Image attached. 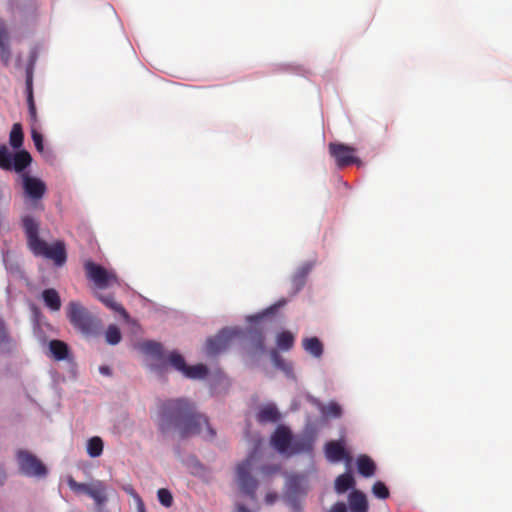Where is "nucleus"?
Listing matches in <instances>:
<instances>
[{"label":"nucleus","mask_w":512,"mask_h":512,"mask_svg":"<svg viewBox=\"0 0 512 512\" xmlns=\"http://www.w3.org/2000/svg\"><path fill=\"white\" fill-rule=\"evenodd\" d=\"M158 427L162 433L176 429L181 438L200 434L202 427L206 428L207 438L212 439L216 435L207 417L198 413L195 405L183 398L166 400L161 404Z\"/></svg>","instance_id":"nucleus-1"},{"label":"nucleus","mask_w":512,"mask_h":512,"mask_svg":"<svg viewBox=\"0 0 512 512\" xmlns=\"http://www.w3.org/2000/svg\"><path fill=\"white\" fill-rule=\"evenodd\" d=\"M22 225L26 234L27 244L35 256L44 257L54 262L56 266H62L67 260V253L63 241H56L49 245L39 237V223L31 216L22 218Z\"/></svg>","instance_id":"nucleus-2"},{"label":"nucleus","mask_w":512,"mask_h":512,"mask_svg":"<svg viewBox=\"0 0 512 512\" xmlns=\"http://www.w3.org/2000/svg\"><path fill=\"white\" fill-rule=\"evenodd\" d=\"M67 317L73 327L86 336H94L100 333V319L92 315L79 302L71 301L68 304Z\"/></svg>","instance_id":"nucleus-3"},{"label":"nucleus","mask_w":512,"mask_h":512,"mask_svg":"<svg viewBox=\"0 0 512 512\" xmlns=\"http://www.w3.org/2000/svg\"><path fill=\"white\" fill-rule=\"evenodd\" d=\"M67 484L76 495H88L98 507L104 505L108 500L107 488L102 481L95 480L90 483H79L74 478L69 477Z\"/></svg>","instance_id":"nucleus-4"},{"label":"nucleus","mask_w":512,"mask_h":512,"mask_svg":"<svg viewBox=\"0 0 512 512\" xmlns=\"http://www.w3.org/2000/svg\"><path fill=\"white\" fill-rule=\"evenodd\" d=\"M16 459L20 473L27 477L44 478L48 474L47 467L43 462L27 450H18Z\"/></svg>","instance_id":"nucleus-5"},{"label":"nucleus","mask_w":512,"mask_h":512,"mask_svg":"<svg viewBox=\"0 0 512 512\" xmlns=\"http://www.w3.org/2000/svg\"><path fill=\"white\" fill-rule=\"evenodd\" d=\"M253 459L254 454H250L244 461L239 463L236 468V474L240 490L254 501L256 499L258 482L251 475Z\"/></svg>","instance_id":"nucleus-6"},{"label":"nucleus","mask_w":512,"mask_h":512,"mask_svg":"<svg viewBox=\"0 0 512 512\" xmlns=\"http://www.w3.org/2000/svg\"><path fill=\"white\" fill-rule=\"evenodd\" d=\"M84 270L86 277L98 288L104 289L111 284L118 283V278L114 272L105 269L91 260L85 261Z\"/></svg>","instance_id":"nucleus-7"},{"label":"nucleus","mask_w":512,"mask_h":512,"mask_svg":"<svg viewBox=\"0 0 512 512\" xmlns=\"http://www.w3.org/2000/svg\"><path fill=\"white\" fill-rule=\"evenodd\" d=\"M329 153L335 159L339 168L349 166L351 164L361 165L362 162L355 156L356 149L342 143H330Z\"/></svg>","instance_id":"nucleus-8"},{"label":"nucleus","mask_w":512,"mask_h":512,"mask_svg":"<svg viewBox=\"0 0 512 512\" xmlns=\"http://www.w3.org/2000/svg\"><path fill=\"white\" fill-rule=\"evenodd\" d=\"M235 335V330H221L216 336L207 339L205 345L206 353L208 355H216L222 351H225L230 346V342Z\"/></svg>","instance_id":"nucleus-9"},{"label":"nucleus","mask_w":512,"mask_h":512,"mask_svg":"<svg viewBox=\"0 0 512 512\" xmlns=\"http://www.w3.org/2000/svg\"><path fill=\"white\" fill-rule=\"evenodd\" d=\"M292 433L286 426H278L271 436L272 446L280 453H289L292 443Z\"/></svg>","instance_id":"nucleus-10"},{"label":"nucleus","mask_w":512,"mask_h":512,"mask_svg":"<svg viewBox=\"0 0 512 512\" xmlns=\"http://www.w3.org/2000/svg\"><path fill=\"white\" fill-rule=\"evenodd\" d=\"M23 188L25 193L34 200L41 199L46 193L45 183L41 179L27 174L23 175Z\"/></svg>","instance_id":"nucleus-11"},{"label":"nucleus","mask_w":512,"mask_h":512,"mask_svg":"<svg viewBox=\"0 0 512 512\" xmlns=\"http://www.w3.org/2000/svg\"><path fill=\"white\" fill-rule=\"evenodd\" d=\"M325 455L330 462L351 461V457L341 441L327 442L325 445Z\"/></svg>","instance_id":"nucleus-12"},{"label":"nucleus","mask_w":512,"mask_h":512,"mask_svg":"<svg viewBox=\"0 0 512 512\" xmlns=\"http://www.w3.org/2000/svg\"><path fill=\"white\" fill-rule=\"evenodd\" d=\"M348 503L351 512H368L367 497L360 490H353L349 494Z\"/></svg>","instance_id":"nucleus-13"},{"label":"nucleus","mask_w":512,"mask_h":512,"mask_svg":"<svg viewBox=\"0 0 512 512\" xmlns=\"http://www.w3.org/2000/svg\"><path fill=\"white\" fill-rule=\"evenodd\" d=\"M311 270L312 263L306 262L302 266H300L294 273V275L291 278V285L293 287L294 293H297L304 287L306 283V278Z\"/></svg>","instance_id":"nucleus-14"},{"label":"nucleus","mask_w":512,"mask_h":512,"mask_svg":"<svg viewBox=\"0 0 512 512\" xmlns=\"http://www.w3.org/2000/svg\"><path fill=\"white\" fill-rule=\"evenodd\" d=\"M313 444L314 440L309 436L293 438L289 454L311 453Z\"/></svg>","instance_id":"nucleus-15"},{"label":"nucleus","mask_w":512,"mask_h":512,"mask_svg":"<svg viewBox=\"0 0 512 512\" xmlns=\"http://www.w3.org/2000/svg\"><path fill=\"white\" fill-rule=\"evenodd\" d=\"M8 32L3 21L0 20V60L7 66L11 60V50L8 44Z\"/></svg>","instance_id":"nucleus-16"},{"label":"nucleus","mask_w":512,"mask_h":512,"mask_svg":"<svg viewBox=\"0 0 512 512\" xmlns=\"http://www.w3.org/2000/svg\"><path fill=\"white\" fill-rule=\"evenodd\" d=\"M256 418L260 423H274L279 420L280 413L274 405L268 404L259 409Z\"/></svg>","instance_id":"nucleus-17"},{"label":"nucleus","mask_w":512,"mask_h":512,"mask_svg":"<svg viewBox=\"0 0 512 512\" xmlns=\"http://www.w3.org/2000/svg\"><path fill=\"white\" fill-rule=\"evenodd\" d=\"M357 469L360 475L365 478H369L375 474L376 465L369 456L360 455L357 458Z\"/></svg>","instance_id":"nucleus-18"},{"label":"nucleus","mask_w":512,"mask_h":512,"mask_svg":"<svg viewBox=\"0 0 512 512\" xmlns=\"http://www.w3.org/2000/svg\"><path fill=\"white\" fill-rule=\"evenodd\" d=\"M32 162L30 153L26 150H20L13 154L12 157V169L16 172L24 171Z\"/></svg>","instance_id":"nucleus-19"},{"label":"nucleus","mask_w":512,"mask_h":512,"mask_svg":"<svg viewBox=\"0 0 512 512\" xmlns=\"http://www.w3.org/2000/svg\"><path fill=\"white\" fill-rule=\"evenodd\" d=\"M42 299L47 308L51 311H59L61 308V299L59 293L54 288L45 289L42 292Z\"/></svg>","instance_id":"nucleus-20"},{"label":"nucleus","mask_w":512,"mask_h":512,"mask_svg":"<svg viewBox=\"0 0 512 512\" xmlns=\"http://www.w3.org/2000/svg\"><path fill=\"white\" fill-rule=\"evenodd\" d=\"M49 349L53 358L57 361L64 360L68 357V345L61 340H51L49 342Z\"/></svg>","instance_id":"nucleus-21"},{"label":"nucleus","mask_w":512,"mask_h":512,"mask_svg":"<svg viewBox=\"0 0 512 512\" xmlns=\"http://www.w3.org/2000/svg\"><path fill=\"white\" fill-rule=\"evenodd\" d=\"M302 346L313 357L320 358L323 354V344L317 337L303 339Z\"/></svg>","instance_id":"nucleus-22"},{"label":"nucleus","mask_w":512,"mask_h":512,"mask_svg":"<svg viewBox=\"0 0 512 512\" xmlns=\"http://www.w3.org/2000/svg\"><path fill=\"white\" fill-rule=\"evenodd\" d=\"M355 486V479L350 473H343L335 480V491L338 494H343Z\"/></svg>","instance_id":"nucleus-23"},{"label":"nucleus","mask_w":512,"mask_h":512,"mask_svg":"<svg viewBox=\"0 0 512 512\" xmlns=\"http://www.w3.org/2000/svg\"><path fill=\"white\" fill-rule=\"evenodd\" d=\"M142 352L152 356L156 360L163 359V346L156 341H145L140 346Z\"/></svg>","instance_id":"nucleus-24"},{"label":"nucleus","mask_w":512,"mask_h":512,"mask_svg":"<svg viewBox=\"0 0 512 512\" xmlns=\"http://www.w3.org/2000/svg\"><path fill=\"white\" fill-rule=\"evenodd\" d=\"M98 299L109 309L115 311V312H118L119 314H121L123 317L127 318L128 317V313L126 312V310L124 309V307L118 303L114 296L111 295V294H108V295H98Z\"/></svg>","instance_id":"nucleus-25"},{"label":"nucleus","mask_w":512,"mask_h":512,"mask_svg":"<svg viewBox=\"0 0 512 512\" xmlns=\"http://www.w3.org/2000/svg\"><path fill=\"white\" fill-rule=\"evenodd\" d=\"M295 337L290 331H282L276 337V344L282 351H289L293 348Z\"/></svg>","instance_id":"nucleus-26"},{"label":"nucleus","mask_w":512,"mask_h":512,"mask_svg":"<svg viewBox=\"0 0 512 512\" xmlns=\"http://www.w3.org/2000/svg\"><path fill=\"white\" fill-rule=\"evenodd\" d=\"M24 133L20 123H15L12 126L9 143L14 149H19L23 145Z\"/></svg>","instance_id":"nucleus-27"},{"label":"nucleus","mask_w":512,"mask_h":512,"mask_svg":"<svg viewBox=\"0 0 512 512\" xmlns=\"http://www.w3.org/2000/svg\"><path fill=\"white\" fill-rule=\"evenodd\" d=\"M208 374V368L204 364L186 366L183 375L190 379H202Z\"/></svg>","instance_id":"nucleus-28"},{"label":"nucleus","mask_w":512,"mask_h":512,"mask_svg":"<svg viewBox=\"0 0 512 512\" xmlns=\"http://www.w3.org/2000/svg\"><path fill=\"white\" fill-rule=\"evenodd\" d=\"M103 452V441L100 437L95 436L88 440L87 453L90 457H99Z\"/></svg>","instance_id":"nucleus-29"},{"label":"nucleus","mask_w":512,"mask_h":512,"mask_svg":"<svg viewBox=\"0 0 512 512\" xmlns=\"http://www.w3.org/2000/svg\"><path fill=\"white\" fill-rule=\"evenodd\" d=\"M12 157L13 154L9 151L6 145H0V168L2 170H12Z\"/></svg>","instance_id":"nucleus-30"},{"label":"nucleus","mask_w":512,"mask_h":512,"mask_svg":"<svg viewBox=\"0 0 512 512\" xmlns=\"http://www.w3.org/2000/svg\"><path fill=\"white\" fill-rule=\"evenodd\" d=\"M27 91V104L29 109L30 117L33 121H36V106L33 98L32 78L28 77L26 81Z\"/></svg>","instance_id":"nucleus-31"},{"label":"nucleus","mask_w":512,"mask_h":512,"mask_svg":"<svg viewBox=\"0 0 512 512\" xmlns=\"http://www.w3.org/2000/svg\"><path fill=\"white\" fill-rule=\"evenodd\" d=\"M121 338L120 329L114 324L109 325L105 332L106 342L110 345H116L121 341Z\"/></svg>","instance_id":"nucleus-32"},{"label":"nucleus","mask_w":512,"mask_h":512,"mask_svg":"<svg viewBox=\"0 0 512 512\" xmlns=\"http://www.w3.org/2000/svg\"><path fill=\"white\" fill-rule=\"evenodd\" d=\"M168 362L175 370L181 372L182 374L184 373L187 364L181 354L177 352L170 353Z\"/></svg>","instance_id":"nucleus-33"},{"label":"nucleus","mask_w":512,"mask_h":512,"mask_svg":"<svg viewBox=\"0 0 512 512\" xmlns=\"http://www.w3.org/2000/svg\"><path fill=\"white\" fill-rule=\"evenodd\" d=\"M271 357H272L274 365L277 368H279L285 372H290L292 370L291 364L287 363L276 350H273L271 352Z\"/></svg>","instance_id":"nucleus-34"},{"label":"nucleus","mask_w":512,"mask_h":512,"mask_svg":"<svg viewBox=\"0 0 512 512\" xmlns=\"http://www.w3.org/2000/svg\"><path fill=\"white\" fill-rule=\"evenodd\" d=\"M372 492L374 496L379 499H387L390 494L387 486L381 481H377L374 483L372 487Z\"/></svg>","instance_id":"nucleus-35"},{"label":"nucleus","mask_w":512,"mask_h":512,"mask_svg":"<svg viewBox=\"0 0 512 512\" xmlns=\"http://www.w3.org/2000/svg\"><path fill=\"white\" fill-rule=\"evenodd\" d=\"M157 496H158L159 502L163 506L168 508V507H170L172 505L173 497H172L171 492L168 489H165V488L159 489L158 492H157Z\"/></svg>","instance_id":"nucleus-36"},{"label":"nucleus","mask_w":512,"mask_h":512,"mask_svg":"<svg viewBox=\"0 0 512 512\" xmlns=\"http://www.w3.org/2000/svg\"><path fill=\"white\" fill-rule=\"evenodd\" d=\"M31 137H32V140L34 142V145H35L37 151L42 153L44 151L42 134L36 130H32Z\"/></svg>","instance_id":"nucleus-37"},{"label":"nucleus","mask_w":512,"mask_h":512,"mask_svg":"<svg viewBox=\"0 0 512 512\" xmlns=\"http://www.w3.org/2000/svg\"><path fill=\"white\" fill-rule=\"evenodd\" d=\"M326 413L330 416L337 418L341 416L342 410L339 404L335 402H330L326 406Z\"/></svg>","instance_id":"nucleus-38"},{"label":"nucleus","mask_w":512,"mask_h":512,"mask_svg":"<svg viewBox=\"0 0 512 512\" xmlns=\"http://www.w3.org/2000/svg\"><path fill=\"white\" fill-rule=\"evenodd\" d=\"M131 496L134 498L136 503L137 512H146L144 502L140 495L136 491L131 492Z\"/></svg>","instance_id":"nucleus-39"},{"label":"nucleus","mask_w":512,"mask_h":512,"mask_svg":"<svg viewBox=\"0 0 512 512\" xmlns=\"http://www.w3.org/2000/svg\"><path fill=\"white\" fill-rule=\"evenodd\" d=\"M264 336L262 332H256L254 337L255 347L261 351L264 350Z\"/></svg>","instance_id":"nucleus-40"},{"label":"nucleus","mask_w":512,"mask_h":512,"mask_svg":"<svg viewBox=\"0 0 512 512\" xmlns=\"http://www.w3.org/2000/svg\"><path fill=\"white\" fill-rule=\"evenodd\" d=\"M329 512H347V507L345 503L337 502L331 507Z\"/></svg>","instance_id":"nucleus-41"},{"label":"nucleus","mask_w":512,"mask_h":512,"mask_svg":"<svg viewBox=\"0 0 512 512\" xmlns=\"http://www.w3.org/2000/svg\"><path fill=\"white\" fill-rule=\"evenodd\" d=\"M280 470V466L279 465H274V466H263L261 471L263 474H266V475H270L272 473H275V472H278Z\"/></svg>","instance_id":"nucleus-42"},{"label":"nucleus","mask_w":512,"mask_h":512,"mask_svg":"<svg viewBox=\"0 0 512 512\" xmlns=\"http://www.w3.org/2000/svg\"><path fill=\"white\" fill-rule=\"evenodd\" d=\"M277 499V494L275 493H267L265 496V501L267 504H273Z\"/></svg>","instance_id":"nucleus-43"},{"label":"nucleus","mask_w":512,"mask_h":512,"mask_svg":"<svg viewBox=\"0 0 512 512\" xmlns=\"http://www.w3.org/2000/svg\"><path fill=\"white\" fill-rule=\"evenodd\" d=\"M235 508H236L235 512H252L246 506H244L243 504H239V503L236 504Z\"/></svg>","instance_id":"nucleus-44"},{"label":"nucleus","mask_w":512,"mask_h":512,"mask_svg":"<svg viewBox=\"0 0 512 512\" xmlns=\"http://www.w3.org/2000/svg\"><path fill=\"white\" fill-rule=\"evenodd\" d=\"M99 371L103 375H110L111 374V370H110V368L108 366H101L99 368Z\"/></svg>","instance_id":"nucleus-45"},{"label":"nucleus","mask_w":512,"mask_h":512,"mask_svg":"<svg viewBox=\"0 0 512 512\" xmlns=\"http://www.w3.org/2000/svg\"><path fill=\"white\" fill-rule=\"evenodd\" d=\"M6 478V473L4 470L0 469V483H2Z\"/></svg>","instance_id":"nucleus-46"},{"label":"nucleus","mask_w":512,"mask_h":512,"mask_svg":"<svg viewBox=\"0 0 512 512\" xmlns=\"http://www.w3.org/2000/svg\"><path fill=\"white\" fill-rule=\"evenodd\" d=\"M125 491H126L129 495H131V492H132V491H135V490H134L133 488H131V487H130V488H125Z\"/></svg>","instance_id":"nucleus-47"},{"label":"nucleus","mask_w":512,"mask_h":512,"mask_svg":"<svg viewBox=\"0 0 512 512\" xmlns=\"http://www.w3.org/2000/svg\"><path fill=\"white\" fill-rule=\"evenodd\" d=\"M3 338H8V334L5 330H3Z\"/></svg>","instance_id":"nucleus-48"},{"label":"nucleus","mask_w":512,"mask_h":512,"mask_svg":"<svg viewBox=\"0 0 512 512\" xmlns=\"http://www.w3.org/2000/svg\"><path fill=\"white\" fill-rule=\"evenodd\" d=\"M261 317H262V316L256 315V316H254L253 318L258 319V318H261Z\"/></svg>","instance_id":"nucleus-49"}]
</instances>
